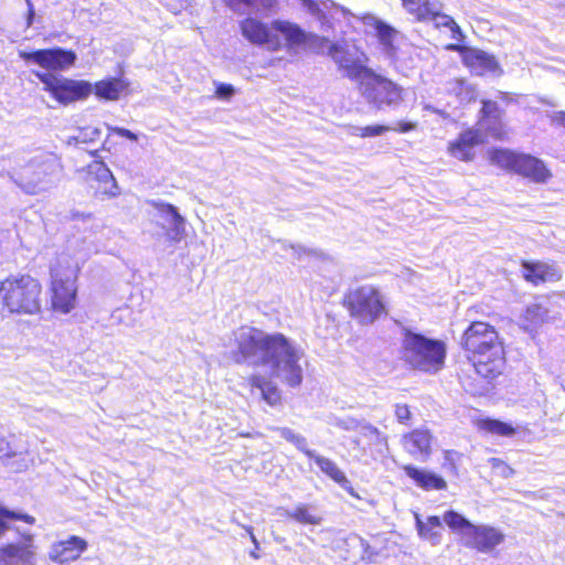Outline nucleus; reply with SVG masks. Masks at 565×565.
<instances>
[{"label": "nucleus", "instance_id": "51", "mask_svg": "<svg viewBox=\"0 0 565 565\" xmlns=\"http://www.w3.org/2000/svg\"><path fill=\"white\" fill-rule=\"evenodd\" d=\"M108 129L111 130L113 132H115L116 135L124 137L130 141L138 140V136L129 129H126L122 127H110V126H108Z\"/></svg>", "mask_w": 565, "mask_h": 565}, {"label": "nucleus", "instance_id": "34", "mask_svg": "<svg viewBox=\"0 0 565 565\" xmlns=\"http://www.w3.org/2000/svg\"><path fill=\"white\" fill-rule=\"evenodd\" d=\"M360 434L369 440L370 445L377 447L379 451L382 452L383 449H387V437L370 423H362Z\"/></svg>", "mask_w": 565, "mask_h": 565}, {"label": "nucleus", "instance_id": "19", "mask_svg": "<svg viewBox=\"0 0 565 565\" xmlns=\"http://www.w3.org/2000/svg\"><path fill=\"white\" fill-rule=\"evenodd\" d=\"M403 441L405 450L415 459L426 461L431 454L433 436L428 429H414Z\"/></svg>", "mask_w": 565, "mask_h": 565}, {"label": "nucleus", "instance_id": "6", "mask_svg": "<svg viewBox=\"0 0 565 565\" xmlns=\"http://www.w3.org/2000/svg\"><path fill=\"white\" fill-rule=\"evenodd\" d=\"M60 172L56 158L39 154L17 171L12 180L24 193L34 195L51 189L57 182Z\"/></svg>", "mask_w": 565, "mask_h": 565}, {"label": "nucleus", "instance_id": "22", "mask_svg": "<svg viewBox=\"0 0 565 565\" xmlns=\"http://www.w3.org/2000/svg\"><path fill=\"white\" fill-rule=\"evenodd\" d=\"M481 104L480 126L483 127L490 136L494 138L500 137L502 134V118L504 110L497 102L490 99H482Z\"/></svg>", "mask_w": 565, "mask_h": 565}, {"label": "nucleus", "instance_id": "12", "mask_svg": "<svg viewBox=\"0 0 565 565\" xmlns=\"http://www.w3.org/2000/svg\"><path fill=\"white\" fill-rule=\"evenodd\" d=\"M22 540L0 546V565H36V547L34 535L29 532H20Z\"/></svg>", "mask_w": 565, "mask_h": 565}, {"label": "nucleus", "instance_id": "15", "mask_svg": "<svg viewBox=\"0 0 565 565\" xmlns=\"http://www.w3.org/2000/svg\"><path fill=\"white\" fill-rule=\"evenodd\" d=\"M463 64L476 75L482 76L500 70L495 56L476 47H462L460 52Z\"/></svg>", "mask_w": 565, "mask_h": 565}, {"label": "nucleus", "instance_id": "5", "mask_svg": "<svg viewBox=\"0 0 565 565\" xmlns=\"http://www.w3.org/2000/svg\"><path fill=\"white\" fill-rule=\"evenodd\" d=\"M40 282L29 275L9 277L0 285V301L10 313L33 315L40 311Z\"/></svg>", "mask_w": 565, "mask_h": 565}, {"label": "nucleus", "instance_id": "60", "mask_svg": "<svg viewBox=\"0 0 565 565\" xmlns=\"http://www.w3.org/2000/svg\"><path fill=\"white\" fill-rule=\"evenodd\" d=\"M244 529L247 531L248 535H249V539L250 541L253 542L254 546H255V550H258L259 548V542L258 540L256 539L254 532H253V527L252 526H244Z\"/></svg>", "mask_w": 565, "mask_h": 565}, {"label": "nucleus", "instance_id": "43", "mask_svg": "<svg viewBox=\"0 0 565 565\" xmlns=\"http://www.w3.org/2000/svg\"><path fill=\"white\" fill-rule=\"evenodd\" d=\"M461 102L471 103L475 102L478 97L477 89L473 85L467 84L465 82H460L458 85L457 92Z\"/></svg>", "mask_w": 565, "mask_h": 565}, {"label": "nucleus", "instance_id": "31", "mask_svg": "<svg viewBox=\"0 0 565 565\" xmlns=\"http://www.w3.org/2000/svg\"><path fill=\"white\" fill-rule=\"evenodd\" d=\"M440 10L441 3L439 0H436V10L431 13V17L428 18V22H434V25L437 29L441 26L448 28L452 33V38L457 41H461L463 39V34L460 26L450 15L441 13Z\"/></svg>", "mask_w": 565, "mask_h": 565}, {"label": "nucleus", "instance_id": "45", "mask_svg": "<svg viewBox=\"0 0 565 565\" xmlns=\"http://www.w3.org/2000/svg\"><path fill=\"white\" fill-rule=\"evenodd\" d=\"M102 130L97 127H85L79 130L78 136L75 137L77 142H93L99 138Z\"/></svg>", "mask_w": 565, "mask_h": 565}, {"label": "nucleus", "instance_id": "26", "mask_svg": "<svg viewBox=\"0 0 565 565\" xmlns=\"http://www.w3.org/2000/svg\"><path fill=\"white\" fill-rule=\"evenodd\" d=\"M443 521L437 515H430L424 522L418 513H415V524L418 535L427 540L431 545H439L441 543Z\"/></svg>", "mask_w": 565, "mask_h": 565}, {"label": "nucleus", "instance_id": "55", "mask_svg": "<svg viewBox=\"0 0 565 565\" xmlns=\"http://www.w3.org/2000/svg\"><path fill=\"white\" fill-rule=\"evenodd\" d=\"M490 462H491V465H492V467H493V468L502 467L504 471H509V473H511V472H512V469H511L509 466H507V465H505L501 459H498V458H491V459H490ZM503 475H504L505 477H508V476H509V475H508V473H505V472H503Z\"/></svg>", "mask_w": 565, "mask_h": 565}, {"label": "nucleus", "instance_id": "59", "mask_svg": "<svg viewBox=\"0 0 565 565\" xmlns=\"http://www.w3.org/2000/svg\"><path fill=\"white\" fill-rule=\"evenodd\" d=\"M454 455H457V452L452 451V450H447L445 452V460H446V462H448L450 465L451 470L456 472L457 467H456V465L452 461V456Z\"/></svg>", "mask_w": 565, "mask_h": 565}, {"label": "nucleus", "instance_id": "57", "mask_svg": "<svg viewBox=\"0 0 565 565\" xmlns=\"http://www.w3.org/2000/svg\"><path fill=\"white\" fill-rule=\"evenodd\" d=\"M553 122L565 128V111H556L552 117Z\"/></svg>", "mask_w": 565, "mask_h": 565}, {"label": "nucleus", "instance_id": "21", "mask_svg": "<svg viewBox=\"0 0 565 565\" xmlns=\"http://www.w3.org/2000/svg\"><path fill=\"white\" fill-rule=\"evenodd\" d=\"M521 267L524 279L535 286L561 279L559 270L546 263L523 260Z\"/></svg>", "mask_w": 565, "mask_h": 565}, {"label": "nucleus", "instance_id": "61", "mask_svg": "<svg viewBox=\"0 0 565 565\" xmlns=\"http://www.w3.org/2000/svg\"><path fill=\"white\" fill-rule=\"evenodd\" d=\"M250 557H253L254 559H258L260 556L257 554L256 550L255 551H252L249 553Z\"/></svg>", "mask_w": 565, "mask_h": 565}, {"label": "nucleus", "instance_id": "33", "mask_svg": "<svg viewBox=\"0 0 565 565\" xmlns=\"http://www.w3.org/2000/svg\"><path fill=\"white\" fill-rule=\"evenodd\" d=\"M548 310L540 303L529 305L523 313L526 329H534L547 319Z\"/></svg>", "mask_w": 565, "mask_h": 565}, {"label": "nucleus", "instance_id": "17", "mask_svg": "<svg viewBox=\"0 0 565 565\" xmlns=\"http://www.w3.org/2000/svg\"><path fill=\"white\" fill-rule=\"evenodd\" d=\"M483 142V137L478 129L463 130L456 141L449 146L452 157L461 161H471L475 158V147Z\"/></svg>", "mask_w": 565, "mask_h": 565}, {"label": "nucleus", "instance_id": "50", "mask_svg": "<svg viewBox=\"0 0 565 565\" xmlns=\"http://www.w3.org/2000/svg\"><path fill=\"white\" fill-rule=\"evenodd\" d=\"M395 416L399 423L406 424L411 418V411L408 406L406 404H396Z\"/></svg>", "mask_w": 565, "mask_h": 565}, {"label": "nucleus", "instance_id": "35", "mask_svg": "<svg viewBox=\"0 0 565 565\" xmlns=\"http://www.w3.org/2000/svg\"><path fill=\"white\" fill-rule=\"evenodd\" d=\"M479 426L481 429L488 433L504 437L512 436L515 433V429L511 424L493 418H486L480 420Z\"/></svg>", "mask_w": 565, "mask_h": 565}, {"label": "nucleus", "instance_id": "42", "mask_svg": "<svg viewBox=\"0 0 565 565\" xmlns=\"http://www.w3.org/2000/svg\"><path fill=\"white\" fill-rule=\"evenodd\" d=\"M168 239L179 243L185 236V218L180 214L179 220L167 225Z\"/></svg>", "mask_w": 565, "mask_h": 565}, {"label": "nucleus", "instance_id": "28", "mask_svg": "<svg viewBox=\"0 0 565 565\" xmlns=\"http://www.w3.org/2000/svg\"><path fill=\"white\" fill-rule=\"evenodd\" d=\"M280 515L294 520L301 525H320L322 518L316 513V509L305 503H298L290 509H280Z\"/></svg>", "mask_w": 565, "mask_h": 565}, {"label": "nucleus", "instance_id": "29", "mask_svg": "<svg viewBox=\"0 0 565 565\" xmlns=\"http://www.w3.org/2000/svg\"><path fill=\"white\" fill-rule=\"evenodd\" d=\"M253 388L260 392L262 398L270 406H276L281 401V394L278 386L268 377L256 374L249 379Z\"/></svg>", "mask_w": 565, "mask_h": 565}, {"label": "nucleus", "instance_id": "62", "mask_svg": "<svg viewBox=\"0 0 565 565\" xmlns=\"http://www.w3.org/2000/svg\"><path fill=\"white\" fill-rule=\"evenodd\" d=\"M275 541H276V542H278V543H281V542H284V541H285V539H284V537H278V536H277V537H275Z\"/></svg>", "mask_w": 565, "mask_h": 565}, {"label": "nucleus", "instance_id": "52", "mask_svg": "<svg viewBox=\"0 0 565 565\" xmlns=\"http://www.w3.org/2000/svg\"><path fill=\"white\" fill-rule=\"evenodd\" d=\"M275 430L279 434V436L281 438H284L288 443H291L294 440V438L296 437V435L298 434L288 427H277V428H275Z\"/></svg>", "mask_w": 565, "mask_h": 565}, {"label": "nucleus", "instance_id": "7", "mask_svg": "<svg viewBox=\"0 0 565 565\" xmlns=\"http://www.w3.org/2000/svg\"><path fill=\"white\" fill-rule=\"evenodd\" d=\"M490 161L535 183H545L552 177L545 163L532 154L519 153L509 149H494L490 153Z\"/></svg>", "mask_w": 565, "mask_h": 565}, {"label": "nucleus", "instance_id": "4", "mask_svg": "<svg viewBox=\"0 0 565 565\" xmlns=\"http://www.w3.org/2000/svg\"><path fill=\"white\" fill-rule=\"evenodd\" d=\"M444 522L460 536L465 547L480 553H490L504 541V534L500 530L487 524H473L455 510L444 513Z\"/></svg>", "mask_w": 565, "mask_h": 565}, {"label": "nucleus", "instance_id": "64", "mask_svg": "<svg viewBox=\"0 0 565 565\" xmlns=\"http://www.w3.org/2000/svg\"><path fill=\"white\" fill-rule=\"evenodd\" d=\"M434 111L437 113V114H440V115L443 114L441 110L434 109Z\"/></svg>", "mask_w": 565, "mask_h": 565}, {"label": "nucleus", "instance_id": "56", "mask_svg": "<svg viewBox=\"0 0 565 565\" xmlns=\"http://www.w3.org/2000/svg\"><path fill=\"white\" fill-rule=\"evenodd\" d=\"M4 450H6V452L3 454V456L6 458H12V457H14L17 455L15 451L11 450V448H10L8 443L1 440L0 441V452L4 451Z\"/></svg>", "mask_w": 565, "mask_h": 565}, {"label": "nucleus", "instance_id": "20", "mask_svg": "<svg viewBox=\"0 0 565 565\" xmlns=\"http://www.w3.org/2000/svg\"><path fill=\"white\" fill-rule=\"evenodd\" d=\"M403 470L405 475L412 479L418 488L425 491L447 489V482L444 477L434 471L413 465H405Z\"/></svg>", "mask_w": 565, "mask_h": 565}, {"label": "nucleus", "instance_id": "8", "mask_svg": "<svg viewBox=\"0 0 565 565\" xmlns=\"http://www.w3.org/2000/svg\"><path fill=\"white\" fill-rule=\"evenodd\" d=\"M351 316L361 324H372L386 313L384 297L372 285H364L351 290L347 296Z\"/></svg>", "mask_w": 565, "mask_h": 565}, {"label": "nucleus", "instance_id": "36", "mask_svg": "<svg viewBox=\"0 0 565 565\" xmlns=\"http://www.w3.org/2000/svg\"><path fill=\"white\" fill-rule=\"evenodd\" d=\"M329 55L334 61V63L339 66L340 70L345 71L350 64H352L356 58L352 56V54L344 50L339 44H331L329 47Z\"/></svg>", "mask_w": 565, "mask_h": 565}, {"label": "nucleus", "instance_id": "38", "mask_svg": "<svg viewBox=\"0 0 565 565\" xmlns=\"http://www.w3.org/2000/svg\"><path fill=\"white\" fill-rule=\"evenodd\" d=\"M344 72L345 76L351 79H359L360 83L364 82L365 78L373 77L376 74L372 68L363 65L360 60H355Z\"/></svg>", "mask_w": 565, "mask_h": 565}, {"label": "nucleus", "instance_id": "11", "mask_svg": "<svg viewBox=\"0 0 565 565\" xmlns=\"http://www.w3.org/2000/svg\"><path fill=\"white\" fill-rule=\"evenodd\" d=\"M19 56L28 64H35L46 70V73L66 71L77 61L76 52L61 46L30 52L20 51Z\"/></svg>", "mask_w": 565, "mask_h": 565}, {"label": "nucleus", "instance_id": "32", "mask_svg": "<svg viewBox=\"0 0 565 565\" xmlns=\"http://www.w3.org/2000/svg\"><path fill=\"white\" fill-rule=\"evenodd\" d=\"M14 521L34 524L35 519L28 513L11 510L0 503V537L10 529V523Z\"/></svg>", "mask_w": 565, "mask_h": 565}, {"label": "nucleus", "instance_id": "48", "mask_svg": "<svg viewBox=\"0 0 565 565\" xmlns=\"http://www.w3.org/2000/svg\"><path fill=\"white\" fill-rule=\"evenodd\" d=\"M291 444L308 458L312 459L317 452L308 448V443L305 436L297 434Z\"/></svg>", "mask_w": 565, "mask_h": 565}, {"label": "nucleus", "instance_id": "49", "mask_svg": "<svg viewBox=\"0 0 565 565\" xmlns=\"http://www.w3.org/2000/svg\"><path fill=\"white\" fill-rule=\"evenodd\" d=\"M235 93L231 84L218 83L216 84L215 95L220 99H230Z\"/></svg>", "mask_w": 565, "mask_h": 565}, {"label": "nucleus", "instance_id": "40", "mask_svg": "<svg viewBox=\"0 0 565 565\" xmlns=\"http://www.w3.org/2000/svg\"><path fill=\"white\" fill-rule=\"evenodd\" d=\"M392 127L380 124L370 125L365 127L353 126L351 127V135L362 138H370L381 136L384 132L390 131Z\"/></svg>", "mask_w": 565, "mask_h": 565}, {"label": "nucleus", "instance_id": "54", "mask_svg": "<svg viewBox=\"0 0 565 565\" xmlns=\"http://www.w3.org/2000/svg\"><path fill=\"white\" fill-rule=\"evenodd\" d=\"M25 1L28 4L26 25L31 26L34 22L35 10H34V7H33V3L31 2V0H25Z\"/></svg>", "mask_w": 565, "mask_h": 565}, {"label": "nucleus", "instance_id": "47", "mask_svg": "<svg viewBox=\"0 0 565 565\" xmlns=\"http://www.w3.org/2000/svg\"><path fill=\"white\" fill-rule=\"evenodd\" d=\"M291 444L308 458L312 459L317 452L308 448V443L305 436L297 434Z\"/></svg>", "mask_w": 565, "mask_h": 565}, {"label": "nucleus", "instance_id": "25", "mask_svg": "<svg viewBox=\"0 0 565 565\" xmlns=\"http://www.w3.org/2000/svg\"><path fill=\"white\" fill-rule=\"evenodd\" d=\"M271 29L284 36L288 46L302 45L312 36L298 24L285 20H274Z\"/></svg>", "mask_w": 565, "mask_h": 565}, {"label": "nucleus", "instance_id": "10", "mask_svg": "<svg viewBox=\"0 0 565 565\" xmlns=\"http://www.w3.org/2000/svg\"><path fill=\"white\" fill-rule=\"evenodd\" d=\"M403 88L393 81L375 74L361 82V94L365 102L377 110L395 109L403 100Z\"/></svg>", "mask_w": 565, "mask_h": 565}, {"label": "nucleus", "instance_id": "24", "mask_svg": "<svg viewBox=\"0 0 565 565\" xmlns=\"http://www.w3.org/2000/svg\"><path fill=\"white\" fill-rule=\"evenodd\" d=\"M312 460H315L317 466L324 475L337 482L349 494L355 498H360L359 494L354 491L351 481L347 478L345 473L333 460L318 454L312 458Z\"/></svg>", "mask_w": 565, "mask_h": 565}, {"label": "nucleus", "instance_id": "18", "mask_svg": "<svg viewBox=\"0 0 565 565\" xmlns=\"http://www.w3.org/2000/svg\"><path fill=\"white\" fill-rule=\"evenodd\" d=\"M88 182L96 181L98 183L97 191L108 196H116L119 194L117 181L113 175L110 169L102 161L94 160L87 167Z\"/></svg>", "mask_w": 565, "mask_h": 565}, {"label": "nucleus", "instance_id": "1", "mask_svg": "<svg viewBox=\"0 0 565 565\" xmlns=\"http://www.w3.org/2000/svg\"><path fill=\"white\" fill-rule=\"evenodd\" d=\"M231 341L230 358L234 363L268 369L271 377L291 388L301 385L303 351L296 341L280 332L269 333L249 326L234 330Z\"/></svg>", "mask_w": 565, "mask_h": 565}, {"label": "nucleus", "instance_id": "37", "mask_svg": "<svg viewBox=\"0 0 565 565\" xmlns=\"http://www.w3.org/2000/svg\"><path fill=\"white\" fill-rule=\"evenodd\" d=\"M344 543L350 548L359 550L358 554L362 559H371L373 552L371 551L370 544L358 534H350L344 540Z\"/></svg>", "mask_w": 565, "mask_h": 565}, {"label": "nucleus", "instance_id": "58", "mask_svg": "<svg viewBox=\"0 0 565 565\" xmlns=\"http://www.w3.org/2000/svg\"><path fill=\"white\" fill-rule=\"evenodd\" d=\"M93 215L90 213H84V212H73L72 213V220L74 221H90Z\"/></svg>", "mask_w": 565, "mask_h": 565}, {"label": "nucleus", "instance_id": "30", "mask_svg": "<svg viewBox=\"0 0 565 565\" xmlns=\"http://www.w3.org/2000/svg\"><path fill=\"white\" fill-rule=\"evenodd\" d=\"M402 6L416 21L428 22L436 10V0H402Z\"/></svg>", "mask_w": 565, "mask_h": 565}, {"label": "nucleus", "instance_id": "9", "mask_svg": "<svg viewBox=\"0 0 565 565\" xmlns=\"http://www.w3.org/2000/svg\"><path fill=\"white\" fill-rule=\"evenodd\" d=\"M33 74L43 84V89L62 105L86 99L93 93V84L88 81L67 78L41 71H35Z\"/></svg>", "mask_w": 565, "mask_h": 565}, {"label": "nucleus", "instance_id": "14", "mask_svg": "<svg viewBox=\"0 0 565 565\" xmlns=\"http://www.w3.org/2000/svg\"><path fill=\"white\" fill-rule=\"evenodd\" d=\"M242 35L253 44L268 45L271 50H278L281 46L280 39L273 33L271 29L264 22L254 18H246L239 22Z\"/></svg>", "mask_w": 565, "mask_h": 565}, {"label": "nucleus", "instance_id": "27", "mask_svg": "<svg viewBox=\"0 0 565 565\" xmlns=\"http://www.w3.org/2000/svg\"><path fill=\"white\" fill-rule=\"evenodd\" d=\"M362 21L364 25L372 28L375 31L380 43L385 49L393 47L394 40L398 33L394 26L371 13L365 14L362 18Z\"/></svg>", "mask_w": 565, "mask_h": 565}, {"label": "nucleus", "instance_id": "3", "mask_svg": "<svg viewBox=\"0 0 565 565\" xmlns=\"http://www.w3.org/2000/svg\"><path fill=\"white\" fill-rule=\"evenodd\" d=\"M399 354L411 370L436 374L445 367L447 345L440 339L404 328Z\"/></svg>", "mask_w": 565, "mask_h": 565}, {"label": "nucleus", "instance_id": "13", "mask_svg": "<svg viewBox=\"0 0 565 565\" xmlns=\"http://www.w3.org/2000/svg\"><path fill=\"white\" fill-rule=\"evenodd\" d=\"M77 297L75 280L52 274V307L55 311L68 313L74 309Z\"/></svg>", "mask_w": 565, "mask_h": 565}, {"label": "nucleus", "instance_id": "63", "mask_svg": "<svg viewBox=\"0 0 565 565\" xmlns=\"http://www.w3.org/2000/svg\"><path fill=\"white\" fill-rule=\"evenodd\" d=\"M457 46H458V45L451 44L449 47H450L451 50H456V49H457Z\"/></svg>", "mask_w": 565, "mask_h": 565}, {"label": "nucleus", "instance_id": "41", "mask_svg": "<svg viewBox=\"0 0 565 565\" xmlns=\"http://www.w3.org/2000/svg\"><path fill=\"white\" fill-rule=\"evenodd\" d=\"M303 4L312 15L323 23L328 19L324 9H328L333 2L330 0H303Z\"/></svg>", "mask_w": 565, "mask_h": 565}, {"label": "nucleus", "instance_id": "23", "mask_svg": "<svg viewBox=\"0 0 565 565\" xmlns=\"http://www.w3.org/2000/svg\"><path fill=\"white\" fill-rule=\"evenodd\" d=\"M129 83L122 77H107L93 84V93L100 100H118Z\"/></svg>", "mask_w": 565, "mask_h": 565}, {"label": "nucleus", "instance_id": "16", "mask_svg": "<svg viewBox=\"0 0 565 565\" xmlns=\"http://www.w3.org/2000/svg\"><path fill=\"white\" fill-rule=\"evenodd\" d=\"M87 542L76 535L70 536L65 541H60L51 546L49 558L57 564H65L77 559L86 551Z\"/></svg>", "mask_w": 565, "mask_h": 565}, {"label": "nucleus", "instance_id": "46", "mask_svg": "<svg viewBox=\"0 0 565 565\" xmlns=\"http://www.w3.org/2000/svg\"><path fill=\"white\" fill-rule=\"evenodd\" d=\"M362 423L353 417L337 418L334 426L344 430H360Z\"/></svg>", "mask_w": 565, "mask_h": 565}, {"label": "nucleus", "instance_id": "39", "mask_svg": "<svg viewBox=\"0 0 565 565\" xmlns=\"http://www.w3.org/2000/svg\"><path fill=\"white\" fill-rule=\"evenodd\" d=\"M154 206L158 211L159 217L163 221L162 228H166L168 224L175 222L179 220V211L178 207L170 203L158 202L154 203Z\"/></svg>", "mask_w": 565, "mask_h": 565}, {"label": "nucleus", "instance_id": "2", "mask_svg": "<svg viewBox=\"0 0 565 565\" xmlns=\"http://www.w3.org/2000/svg\"><path fill=\"white\" fill-rule=\"evenodd\" d=\"M461 347L469 353L478 374L492 379L501 373L505 353L494 327L483 321L471 322L461 337Z\"/></svg>", "mask_w": 565, "mask_h": 565}, {"label": "nucleus", "instance_id": "44", "mask_svg": "<svg viewBox=\"0 0 565 565\" xmlns=\"http://www.w3.org/2000/svg\"><path fill=\"white\" fill-rule=\"evenodd\" d=\"M227 6L231 8H234L239 4H247V6H260L262 8L266 10H270L276 6V0H225Z\"/></svg>", "mask_w": 565, "mask_h": 565}, {"label": "nucleus", "instance_id": "53", "mask_svg": "<svg viewBox=\"0 0 565 565\" xmlns=\"http://www.w3.org/2000/svg\"><path fill=\"white\" fill-rule=\"evenodd\" d=\"M415 128H416V124L415 122L401 120V121L397 122V127L396 128H392L391 130H396L398 132L405 134V132L413 131Z\"/></svg>", "mask_w": 565, "mask_h": 565}]
</instances>
